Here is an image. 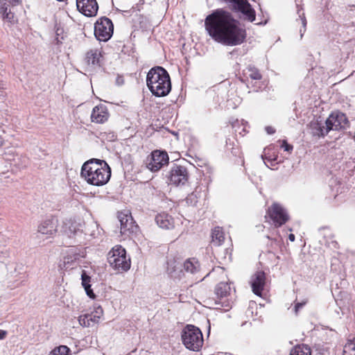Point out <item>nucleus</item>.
Masks as SVG:
<instances>
[{
  "mask_svg": "<svg viewBox=\"0 0 355 355\" xmlns=\"http://www.w3.org/2000/svg\"><path fill=\"white\" fill-rule=\"evenodd\" d=\"M205 27L208 35L216 42L226 46H236L245 39V31L232 15L223 10L216 9L205 19Z\"/></svg>",
  "mask_w": 355,
  "mask_h": 355,
  "instance_id": "obj_1",
  "label": "nucleus"
},
{
  "mask_svg": "<svg viewBox=\"0 0 355 355\" xmlns=\"http://www.w3.org/2000/svg\"><path fill=\"white\" fill-rule=\"evenodd\" d=\"M81 176L88 184L101 187L110 180L111 169L105 161L92 159L83 164Z\"/></svg>",
  "mask_w": 355,
  "mask_h": 355,
  "instance_id": "obj_2",
  "label": "nucleus"
},
{
  "mask_svg": "<svg viewBox=\"0 0 355 355\" xmlns=\"http://www.w3.org/2000/svg\"><path fill=\"white\" fill-rule=\"evenodd\" d=\"M146 84L155 96H166L171 90V78L167 71L162 67L150 69L146 76Z\"/></svg>",
  "mask_w": 355,
  "mask_h": 355,
  "instance_id": "obj_3",
  "label": "nucleus"
},
{
  "mask_svg": "<svg viewBox=\"0 0 355 355\" xmlns=\"http://www.w3.org/2000/svg\"><path fill=\"white\" fill-rule=\"evenodd\" d=\"M107 261L110 266L118 271H127L130 268V259L121 245H115L108 253Z\"/></svg>",
  "mask_w": 355,
  "mask_h": 355,
  "instance_id": "obj_4",
  "label": "nucleus"
},
{
  "mask_svg": "<svg viewBox=\"0 0 355 355\" xmlns=\"http://www.w3.org/2000/svg\"><path fill=\"white\" fill-rule=\"evenodd\" d=\"M182 339L184 346L192 351L198 352L203 345L202 334L199 328L187 325L183 330Z\"/></svg>",
  "mask_w": 355,
  "mask_h": 355,
  "instance_id": "obj_5",
  "label": "nucleus"
},
{
  "mask_svg": "<svg viewBox=\"0 0 355 355\" xmlns=\"http://www.w3.org/2000/svg\"><path fill=\"white\" fill-rule=\"evenodd\" d=\"M114 26L109 18L103 17L95 23L94 35L99 41L107 42L113 34Z\"/></svg>",
  "mask_w": 355,
  "mask_h": 355,
  "instance_id": "obj_6",
  "label": "nucleus"
},
{
  "mask_svg": "<svg viewBox=\"0 0 355 355\" xmlns=\"http://www.w3.org/2000/svg\"><path fill=\"white\" fill-rule=\"evenodd\" d=\"M267 213L277 227L282 226L289 219V216L286 209L277 202L272 203L268 207Z\"/></svg>",
  "mask_w": 355,
  "mask_h": 355,
  "instance_id": "obj_7",
  "label": "nucleus"
},
{
  "mask_svg": "<svg viewBox=\"0 0 355 355\" xmlns=\"http://www.w3.org/2000/svg\"><path fill=\"white\" fill-rule=\"evenodd\" d=\"M168 163V154L164 151L154 150L146 161L147 168L153 172L158 171Z\"/></svg>",
  "mask_w": 355,
  "mask_h": 355,
  "instance_id": "obj_8",
  "label": "nucleus"
},
{
  "mask_svg": "<svg viewBox=\"0 0 355 355\" xmlns=\"http://www.w3.org/2000/svg\"><path fill=\"white\" fill-rule=\"evenodd\" d=\"M325 124L329 132L331 130H340L345 129L348 126V120L343 113L338 112H333L326 119Z\"/></svg>",
  "mask_w": 355,
  "mask_h": 355,
  "instance_id": "obj_9",
  "label": "nucleus"
},
{
  "mask_svg": "<svg viewBox=\"0 0 355 355\" xmlns=\"http://www.w3.org/2000/svg\"><path fill=\"white\" fill-rule=\"evenodd\" d=\"M188 172L187 168L181 165L174 164L169 172L168 179L174 185H183L188 180Z\"/></svg>",
  "mask_w": 355,
  "mask_h": 355,
  "instance_id": "obj_10",
  "label": "nucleus"
},
{
  "mask_svg": "<svg viewBox=\"0 0 355 355\" xmlns=\"http://www.w3.org/2000/svg\"><path fill=\"white\" fill-rule=\"evenodd\" d=\"M78 10L86 17L96 16L98 6L96 0H76Z\"/></svg>",
  "mask_w": 355,
  "mask_h": 355,
  "instance_id": "obj_11",
  "label": "nucleus"
},
{
  "mask_svg": "<svg viewBox=\"0 0 355 355\" xmlns=\"http://www.w3.org/2000/svg\"><path fill=\"white\" fill-rule=\"evenodd\" d=\"M118 219L120 223V232L126 234L135 232L137 225H135L132 216L128 213L120 212L118 214Z\"/></svg>",
  "mask_w": 355,
  "mask_h": 355,
  "instance_id": "obj_12",
  "label": "nucleus"
},
{
  "mask_svg": "<svg viewBox=\"0 0 355 355\" xmlns=\"http://www.w3.org/2000/svg\"><path fill=\"white\" fill-rule=\"evenodd\" d=\"M118 219L120 223V232L126 234L135 232L137 225H135L132 216L128 213L120 212L118 214Z\"/></svg>",
  "mask_w": 355,
  "mask_h": 355,
  "instance_id": "obj_13",
  "label": "nucleus"
},
{
  "mask_svg": "<svg viewBox=\"0 0 355 355\" xmlns=\"http://www.w3.org/2000/svg\"><path fill=\"white\" fill-rule=\"evenodd\" d=\"M182 263L179 259L173 257H168L166 261V271L174 279H181L184 275L182 270Z\"/></svg>",
  "mask_w": 355,
  "mask_h": 355,
  "instance_id": "obj_14",
  "label": "nucleus"
},
{
  "mask_svg": "<svg viewBox=\"0 0 355 355\" xmlns=\"http://www.w3.org/2000/svg\"><path fill=\"white\" fill-rule=\"evenodd\" d=\"M266 274L263 271L258 270L252 275L250 284L252 291L255 295L258 296L261 295L262 291L266 285Z\"/></svg>",
  "mask_w": 355,
  "mask_h": 355,
  "instance_id": "obj_15",
  "label": "nucleus"
},
{
  "mask_svg": "<svg viewBox=\"0 0 355 355\" xmlns=\"http://www.w3.org/2000/svg\"><path fill=\"white\" fill-rule=\"evenodd\" d=\"M83 225L71 219L66 220L63 223L62 231L68 237L71 238L79 236L83 233Z\"/></svg>",
  "mask_w": 355,
  "mask_h": 355,
  "instance_id": "obj_16",
  "label": "nucleus"
},
{
  "mask_svg": "<svg viewBox=\"0 0 355 355\" xmlns=\"http://www.w3.org/2000/svg\"><path fill=\"white\" fill-rule=\"evenodd\" d=\"M7 1L12 6H15L19 4L21 0H0V13L3 16V20H6L10 24H13L17 21V19L10 10L8 11Z\"/></svg>",
  "mask_w": 355,
  "mask_h": 355,
  "instance_id": "obj_17",
  "label": "nucleus"
},
{
  "mask_svg": "<svg viewBox=\"0 0 355 355\" xmlns=\"http://www.w3.org/2000/svg\"><path fill=\"white\" fill-rule=\"evenodd\" d=\"M58 220L52 218L42 221L37 227V232L44 235L51 236L57 231Z\"/></svg>",
  "mask_w": 355,
  "mask_h": 355,
  "instance_id": "obj_18",
  "label": "nucleus"
},
{
  "mask_svg": "<svg viewBox=\"0 0 355 355\" xmlns=\"http://www.w3.org/2000/svg\"><path fill=\"white\" fill-rule=\"evenodd\" d=\"M109 112L105 105H100L93 108L91 119L92 122L96 123H103L107 121L109 118Z\"/></svg>",
  "mask_w": 355,
  "mask_h": 355,
  "instance_id": "obj_19",
  "label": "nucleus"
},
{
  "mask_svg": "<svg viewBox=\"0 0 355 355\" xmlns=\"http://www.w3.org/2000/svg\"><path fill=\"white\" fill-rule=\"evenodd\" d=\"M311 133L313 136H318L319 137H324L329 133L327 125L324 123L319 121L318 120L313 121L309 125Z\"/></svg>",
  "mask_w": 355,
  "mask_h": 355,
  "instance_id": "obj_20",
  "label": "nucleus"
},
{
  "mask_svg": "<svg viewBox=\"0 0 355 355\" xmlns=\"http://www.w3.org/2000/svg\"><path fill=\"white\" fill-rule=\"evenodd\" d=\"M230 285L226 282H220L215 288V293L220 300L219 303L222 304L223 306H230L229 304L224 305L226 302H222V300L230 295Z\"/></svg>",
  "mask_w": 355,
  "mask_h": 355,
  "instance_id": "obj_21",
  "label": "nucleus"
},
{
  "mask_svg": "<svg viewBox=\"0 0 355 355\" xmlns=\"http://www.w3.org/2000/svg\"><path fill=\"white\" fill-rule=\"evenodd\" d=\"M182 267L185 272L191 275H196L200 271V265L199 261L195 258L187 259L183 263Z\"/></svg>",
  "mask_w": 355,
  "mask_h": 355,
  "instance_id": "obj_22",
  "label": "nucleus"
},
{
  "mask_svg": "<svg viewBox=\"0 0 355 355\" xmlns=\"http://www.w3.org/2000/svg\"><path fill=\"white\" fill-rule=\"evenodd\" d=\"M155 221L158 226L163 229H171L173 227V219L166 213H161L156 216Z\"/></svg>",
  "mask_w": 355,
  "mask_h": 355,
  "instance_id": "obj_23",
  "label": "nucleus"
},
{
  "mask_svg": "<svg viewBox=\"0 0 355 355\" xmlns=\"http://www.w3.org/2000/svg\"><path fill=\"white\" fill-rule=\"evenodd\" d=\"M80 257V254L76 252V248H70L67 252V256L64 257V267L66 269L69 268L73 265V263L78 260Z\"/></svg>",
  "mask_w": 355,
  "mask_h": 355,
  "instance_id": "obj_24",
  "label": "nucleus"
},
{
  "mask_svg": "<svg viewBox=\"0 0 355 355\" xmlns=\"http://www.w3.org/2000/svg\"><path fill=\"white\" fill-rule=\"evenodd\" d=\"M82 279V285L85 288L86 294L92 299H94L96 295L94 293L92 289L91 288V285L89 284L91 277L86 274L85 271H83L81 275Z\"/></svg>",
  "mask_w": 355,
  "mask_h": 355,
  "instance_id": "obj_25",
  "label": "nucleus"
},
{
  "mask_svg": "<svg viewBox=\"0 0 355 355\" xmlns=\"http://www.w3.org/2000/svg\"><path fill=\"white\" fill-rule=\"evenodd\" d=\"M101 57V53L98 50H91L87 53L85 59L89 65H98L100 63Z\"/></svg>",
  "mask_w": 355,
  "mask_h": 355,
  "instance_id": "obj_26",
  "label": "nucleus"
},
{
  "mask_svg": "<svg viewBox=\"0 0 355 355\" xmlns=\"http://www.w3.org/2000/svg\"><path fill=\"white\" fill-rule=\"evenodd\" d=\"M211 237H212L211 242L215 245H217V246L220 245L223 243V242L224 241V239H225L223 230L219 227H215L212 230Z\"/></svg>",
  "mask_w": 355,
  "mask_h": 355,
  "instance_id": "obj_27",
  "label": "nucleus"
},
{
  "mask_svg": "<svg viewBox=\"0 0 355 355\" xmlns=\"http://www.w3.org/2000/svg\"><path fill=\"white\" fill-rule=\"evenodd\" d=\"M290 355H311V351L306 345H298L292 349Z\"/></svg>",
  "mask_w": 355,
  "mask_h": 355,
  "instance_id": "obj_28",
  "label": "nucleus"
},
{
  "mask_svg": "<svg viewBox=\"0 0 355 355\" xmlns=\"http://www.w3.org/2000/svg\"><path fill=\"white\" fill-rule=\"evenodd\" d=\"M343 355H355V338L348 340L344 345Z\"/></svg>",
  "mask_w": 355,
  "mask_h": 355,
  "instance_id": "obj_29",
  "label": "nucleus"
},
{
  "mask_svg": "<svg viewBox=\"0 0 355 355\" xmlns=\"http://www.w3.org/2000/svg\"><path fill=\"white\" fill-rule=\"evenodd\" d=\"M247 73L248 76L252 79V80H260L261 79V74L260 73L259 71L252 66H249L247 67Z\"/></svg>",
  "mask_w": 355,
  "mask_h": 355,
  "instance_id": "obj_30",
  "label": "nucleus"
},
{
  "mask_svg": "<svg viewBox=\"0 0 355 355\" xmlns=\"http://www.w3.org/2000/svg\"><path fill=\"white\" fill-rule=\"evenodd\" d=\"M69 349L65 345H60L53 349L49 355H67Z\"/></svg>",
  "mask_w": 355,
  "mask_h": 355,
  "instance_id": "obj_31",
  "label": "nucleus"
},
{
  "mask_svg": "<svg viewBox=\"0 0 355 355\" xmlns=\"http://www.w3.org/2000/svg\"><path fill=\"white\" fill-rule=\"evenodd\" d=\"M198 193L197 191H194L189 194L187 198L186 201L187 203L191 205V206H196L198 202Z\"/></svg>",
  "mask_w": 355,
  "mask_h": 355,
  "instance_id": "obj_32",
  "label": "nucleus"
},
{
  "mask_svg": "<svg viewBox=\"0 0 355 355\" xmlns=\"http://www.w3.org/2000/svg\"><path fill=\"white\" fill-rule=\"evenodd\" d=\"M299 17H300V20L301 21V24L302 25V28H301L300 30V37L301 38L302 37L305 31H306V19L304 17V13H302V15L300 14L299 15Z\"/></svg>",
  "mask_w": 355,
  "mask_h": 355,
  "instance_id": "obj_33",
  "label": "nucleus"
},
{
  "mask_svg": "<svg viewBox=\"0 0 355 355\" xmlns=\"http://www.w3.org/2000/svg\"><path fill=\"white\" fill-rule=\"evenodd\" d=\"M88 317L89 316L87 315V313L80 315L78 318L79 324L83 327H90V324L88 322V320H87Z\"/></svg>",
  "mask_w": 355,
  "mask_h": 355,
  "instance_id": "obj_34",
  "label": "nucleus"
},
{
  "mask_svg": "<svg viewBox=\"0 0 355 355\" xmlns=\"http://www.w3.org/2000/svg\"><path fill=\"white\" fill-rule=\"evenodd\" d=\"M87 315L89 316L87 320H88V322H89L90 326H93L99 322L98 320V316H94V313H87Z\"/></svg>",
  "mask_w": 355,
  "mask_h": 355,
  "instance_id": "obj_35",
  "label": "nucleus"
},
{
  "mask_svg": "<svg viewBox=\"0 0 355 355\" xmlns=\"http://www.w3.org/2000/svg\"><path fill=\"white\" fill-rule=\"evenodd\" d=\"M306 300H304L302 302H297L295 304L294 311L296 315L298 313V311L306 304Z\"/></svg>",
  "mask_w": 355,
  "mask_h": 355,
  "instance_id": "obj_36",
  "label": "nucleus"
},
{
  "mask_svg": "<svg viewBox=\"0 0 355 355\" xmlns=\"http://www.w3.org/2000/svg\"><path fill=\"white\" fill-rule=\"evenodd\" d=\"M281 148H284V150L287 152H291L293 150V146L288 144L286 140L282 141Z\"/></svg>",
  "mask_w": 355,
  "mask_h": 355,
  "instance_id": "obj_37",
  "label": "nucleus"
},
{
  "mask_svg": "<svg viewBox=\"0 0 355 355\" xmlns=\"http://www.w3.org/2000/svg\"><path fill=\"white\" fill-rule=\"evenodd\" d=\"M93 313L94 316H98V320L99 321L103 314V311L101 306H98Z\"/></svg>",
  "mask_w": 355,
  "mask_h": 355,
  "instance_id": "obj_38",
  "label": "nucleus"
},
{
  "mask_svg": "<svg viewBox=\"0 0 355 355\" xmlns=\"http://www.w3.org/2000/svg\"><path fill=\"white\" fill-rule=\"evenodd\" d=\"M116 83L118 85H122L124 83V79L122 76H117L116 79Z\"/></svg>",
  "mask_w": 355,
  "mask_h": 355,
  "instance_id": "obj_39",
  "label": "nucleus"
},
{
  "mask_svg": "<svg viewBox=\"0 0 355 355\" xmlns=\"http://www.w3.org/2000/svg\"><path fill=\"white\" fill-rule=\"evenodd\" d=\"M326 244L329 246V247H331V248H337V245H338V243L336 241H331V242H327L326 243Z\"/></svg>",
  "mask_w": 355,
  "mask_h": 355,
  "instance_id": "obj_40",
  "label": "nucleus"
},
{
  "mask_svg": "<svg viewBox=\"0 0 355 355\" xmlns=\"http://www.w3.org/2000/svg\"><path fill=\"white\" fill-rule=\"evenodd\" d=\"M266 131L268 134L272 135L275 132V129L271 126H267L266 127Z\"/></svg>",
  "mask_w": 355,
  "mask_h": 355,
  "instance_id": "obj_41",
  "label": "nucleus"
},
{
  "mask_svg": "<svg viewBox=\"0 0 355 355\" xmlns=\"http://www.w3.org/2000/svg\"><path fill=\"white\" fill-rule=\"evenodd\" d=\"M7 336V331L0 329V340L4 339Z\"/></svg>",
  "mask_w": 355,
  "mask_h": 355,
  "instance_id": "obj_42",
  "label": "nucleus"
},
{
  "mask_svg": "<svg viewBox=\"0 0 355 355\" xmlns=\"http://www.w3.org/2000/svg\"><path fill=\"white\" fill-rule=\"evenodd\" d=\"M295 235L293 234H290L289 236H288V239L291 241V242H293L295 241Z\"/></svg>",
  "mask_w": 355,
  "mask_h": 355,
  "instance_id": "obj_43",
  "label": "nucleus"
},
{
  "mask_svg": "<svg viewBox=\"0 0 355 355\" xmlns=\"http://www.w3.org/2000/svg\"><path fill=\"white\" fill-rule=\"evenodd\" d=\"M3 145V139L2 138L0 137V147Z\"/></svg>",
  "mask_w": 355,
  "mask_h": 355,
  "instance_id": "obj_44",
  "label": "nucleus"
},
{
  "mask_svg": "<svg viewBox=\"0 0 355 355\" xmlns=\"http://www.w3.org/2000/svg\"><path fill=\"white\" fill-rule=\"evenodd\" d=\"M262 159H267L268 160H272V159H268L267 157H264L263 156H262ZM276 159L274 158L272 159V160H275Z\"/></svg>",
  "mask_w": 355,
  "mask_h": 355,
  "instance_id": "obj_45",
  "label": "nucleus"
}]
</instances>
